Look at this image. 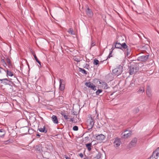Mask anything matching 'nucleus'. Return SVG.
Masks as SVG:
<instances>
[{
  "instance_id": "1",
  "label": "nucleus",
  "mask_w": 159,
  "mask_h": 159,
  "mask_svg": "<svg viewBox=\"0 0 159 159\" xmlns=\"http://www.w3.org/2000/svg\"><path fill=\"white\" fill-rule=\"evenodd\" d=\"M98 114H97L96 111H95L94 114L91 115L89 117V119H88L87 122L89 124V126L90 128H92L94 124V119H98Z\"/></svg>"
},
{
  "instance_id": "2",
  "label": "nucleus",
  "mask_w": 159,
  "mask_h": 159,
  "mask_svg": "<svg viewBox=\"0 0 159 159\" xmlns=\"http://www.w3.org/2000/svg\"><path fill=\"white\" fill-rule=\"evenodd\" d=\"M122 70L123 67L122 66L120 65L118 67L112 70V72L114 75L118 76L122 73Z\"/></svg>"
},
{
  "instance_id": "3",
  "label": "nucleus",
  "mask_w": 159,
  "mask_h": 159,
  "mask_svg": "<svg viewBox=\"0 0 159 159\" xmlns=\"http://www.w3.org/2000/svg\"><path fill=\"white\" fill-rule=\"evenodd\" d=\"M115 46L116 48L120 49H121L122 48L124 49H127L128 47L127 46L125 43L121 44L118 43V41L116 42Z\"/></svg>"
},
{
  "instance_id": "4",
  "label": "nucleus",
  "mask_w": 159,
  "mask_h": 159,
  "mask_svg": "<svg viewBox=\"0 0 159 159\" xmlns=\"http://www.w3.org/2000/svg\"><path fill=\"white\" fill-rule=\"evenodd\" d=\"M159 156V147L154 151L150 157V159H157L158 157Z\"/></svg>"
},
{
  "instance_id": "5",
  "label": "nucleus",
  "mask_w": 159,
  "mask_h": 159,
  "mask_svg": "<svg viewBox=\"0 0 159 159\" xmlns=\"http://www.w3.org/2000/svg\"><path fill=\"white\" fill-rule=\"evenodd\" d=\"M132 132L130 130H126L122 134V137L124 138H127L130 136L132 134Z\"/></svg>"
},
{
  "instance_id": "6",
  "label": "nucleus",
  "mask_w": 159,
  "mask_h": 159,
  "mask_svg": "<svg viewBox=\"0 0 159 159\" xmlns=\"http://www.w3.org/2000/svg\"><path fill=\"white\" fill-rule=\"evenodd\" d=\"M138 70V69L137 67L130 66L129 72L130 75H133L135 74Z\"/></svg>"
},
{
  "instance_id": "7",
  "label": "nucleus",
  "mask_w": 159,
  "mask_h": 159,
  "mask_svg": "<svg viewBox=\"0 0 159 159\" xmlns=\"http://www.w3.org/2000/svg\"><path fill=\"white\" fill-rule=\"evenodd\" d=\"M85 85L94 91L96 90L95 86L90 82L85 83Z\"/></svg>"
},
{
  "instance_id": "8",
  "label": "nucleus",
  "mask_w": 159,
  "mask_h": 159,
  "mask_svg": "<svg viewBox=\"0 0 159 159\" xmlns=\"http://www.w3.org/2000/svg\"><path fill=\"white\" fill-rule=\"evenodd\" d=\"M121 143L120 140V139L116 138L115 139L114 142V145L115 147H117L119 146Z\"/></svg>"
},
{
  "instance_id": "9",
  "label": "nucleus",
  "mask_w": 159,
  "mask_h": 159,
  "mask_svg": "<svg viewBox=\"0 0 159 159\" xmlns=\"http://www.w3.org/2000/svg\"><path fill=\"white\" fill-rule=\"evenodd\" d=\"M105 139V136L103 134H99L96 136V140L101 141Z\"/></svg>"
},
{
  "instance_id": "10",
  "label": "nucleus",
  "mask_w": 159,
  "mask_h": 159,
  "mask_svg": "<svg viewBox=\"0 0 159 159\" xmlns=\"http://www.w3.org/2000/svg\"><path fill=\"white\" fill-rule=\"evenodd\" d=\"M86 14L89 17H91L93 16V14L92 10L88 7L86 10Z\"/></svg>"
},
{
  "instance_id": "11",
  "label": "nucleus",
  "mask_w": 159,
  "mask_h": 159,
  "mask_svg": "<svg viewBox=\"0 0 159 159\" xmlns=\"http://www.w3.org/2000/svg\"><path fill=\"white\" fill-rule=\"evenodd\" d=\"M148 58V55H143L139 57L138 60L141 61H145L147 60Z\"/></svg>"
},
{
  "instance_id": "12",
  "label": "nucleus",
  "mask_w": 159,
  "mask_h": 159,
  "mask_svg": "<svg viewBox=\"0 0 159 159\" xmlns=\"http://www.w3.org/2000/svg\"><path fill=\"white\" fill-rule=\"evenodd\" d=\"M64 82L63 80H60V87L59 89L61 91H63L65 88V84L62 83Z\"/></svg>"
},
{
  "instance_id": "13",
  "label": "nucleus",
  "mask_w": 159,
  "mask_h": 159,
  "mask_svg": "<svg viewBox=\"0 0 159 159\" xmlns=\"http://www.w3.org/2000/svg\"><path fill=\"white\" fill-rule=\"evenodd\" d=\"M52 120L54 123L57 124L58 123V120L56 116L53 115L52 117Z\"/></svg>"
},
{
  "instance_id": "14",
  "label": "nucleus",
  "mask_w": 159,
  "mask_h": 159,
  "mask_svg": "<svg viewBox=\"0 0 159 159\" xmlns=\"http://www.w3.org/2000/svg\"><path fill=\"white\" fill-rule=\"evenodd\" d=\"M137 142V139L136 138H134L132 140L130 143V145L131 146H135Z\"/></svg>"
},
{
  "instance_id": "15",
  "label": "nucleus",
  "mask_w": 159,
  "mask_h": 159,
  "mask_svg": "<svg viewBox=\"0 0 159 159\" xmlns=\"http://www.w3.org/2000/svg\"><path fill=\"white\" fill-rule=\"evenodd\" d=\"M39 131L41 132L44 133H46L47 131V129H46L45 126H44L43 128H40L38 129Z\"/></svg>"
},
{
  "instance_id": "16",
  "label": "nucleus",
  "mask_w": 159,
  "mask_h": 159,
  "mask_svg": "<svg viewBox=\"0 0 159 159\" xmlns=\"http://www.w3.org/2000/svg\"><path fill=\"white\" fill-rule=\"evenodd\" d=\"M68 32L69 34L72 35H74L75 34V32L74 31L73 29L72 28H70L69 29Z\"/></svg>"
},
{
  "instance_id": "17",
  "label": "nucleus",
  "mask_w": 159,
  "mask_h": 159,
  "mask_svg": "<svg viewBox=\"0 0 159 159\" xmlns=\"http://www.w3.org/2000/svg\"><path fill=\"white\" fill-rule=\"evenodd\" d=\"M5 134V132L3 129H0V137H2L4 136Z\"/></svg>"
},
{
  "instance_id": "18",
  "label": "nucleus",
  "mask_w": 159,
  "mask_h": 159,
  "mask_svg": "<svg viewBox=\"0 0 159 159\" xmlns=\"http://www.w3.org/2000/svg\"><path fill=\"white\" fill-rule=\"evenodd\" d=\"M100 84H102V86L104 89H107V85L105 82H100Z\"/></svg>"
},
{
  "instance_id": "19",
  "label": "nucleus",
  "mask_w": 159,
  "mask_h": 159,
  "mask_svg": "<svg viewBox=\"0 0 159 159\" xmlns=\"http://www.w3.org/2000/svg\"><path fill=\"white\" fill-rule=\"evenodd\" d=\"M86 148L89 151L91 150L92 143H89L85 144Z\"/></svg>"
},
{
  "instance_id": "20",
  "label": "nucleus",
  "mask_w": 159,
  "mask_h": 159,
  "mask_svg": "<svg viewBox=\"0 0 159 159\" xmlns=\"http://www.w3.org/2000/svg\"><path fill=\"white\" fill-rule=\"evenodd\" d=\"M33 56H34L35 60H36V61H37V62L39 64L41 65V63L40 62V61L37 58V57L36 56L35 54L34 53H33Z\"/></svg>"
},
{
  "instance_id": "21",
  "label": "nucleus",
  "mask_w": 159,
  "mask_h": 159,
  "mask_svg": "<svg viewBox=\"0 0 159 159\" xmlns=\"http://www.w3.org/2000/svg\"><path fill=\"white\" fill-rule=\"evenodd\" d=\"M7 74L8 75L10 76H12L13 75V72L8 70H7Z\"/></svg>"
},
{
  "instance_id": "22",
  "label": "nucleus",
  "mask_w": 159,
  "mask_h": 159,
  "mask_svg": "<svg viewBox=\"0 0 159 159\" xmlns=\"http://www.w3.org/2000/svg\"><path fill=\"white\" fill-rule=\"evenodd\" d=\"M102 91V89H98L96 92V94L97 95H99V93H101Z\"/></svg>"
},
{
  "instance_id": "23",
  "label": "nucleus",
  "mask_w": 159,
  "mask_h": 159,
  "mask_svg": "<svg viewBox=\"0 0 159 159\" xmlns=\"http://www.w3.org/2000/svg\"><path fill=\"white\" fill-rule=\"evenodd\" d=\"M99 61L97 59H94V64L95 65H97L99 64Z\"/></svg>"
},
{
  "instance_id": "24",
  "label": "nucleus",
  "mask_w": 159,
  "mask_h": 159,
  "mask_svg": "<svg viewBox=\"0 0 159 159\" xmlns=\"http://www.w3.org/2000/svg\"><path fill=\"white\" fill-rule=\"evenodd\" d=\"M146 93L148 95V96L149 97H150L151 96V93L150 92L149 90H147L146 91Z\"/></svg>"
},
{
  "instance_id": "25",
  "label": "nucleus",
  "mask_w": 159,
  "mask_h": 159,
  "mask_svg": "<svg viewBox=\"0 0 159 159\" xmlns=\"http://www.w3.org/2000/svg\"><path fill=\"white\" fill-rule=\"evenodd\" d=\"M144 91V88L142 87L140 88L139 90V92H141V93H143Z\"/></svg>"
},
{
  "instance_id": "26",
  "label": "nucleus",
  "mask_w": 159,
  "mask_h": 159,
  "mask_svg": "<svg viewBox=\"0 0 159 159\" xmlns=\"http://www.w3.org/2000/svg\"><path fill=\"white\" fill-rule=\"evenodd\" d=\"M73 129L75 131H77L78 129V127L76 126H75L73 127Z\"/></svg>"
},
{
  "instance_id": "27",
  "label": "nucleus",
  "mask_w": 159,
  "mask_h": 159,
  "mask_svg": "<svg viewBox=\"0 0 159 159\" xmlns=\"http://www.w3.org/2000/svg\"><path fill=\"white\" fill-rule=\"evenodd\" d=\"M95 42L93 41H92V42H91V45L92 46H94L95 45Z\"/></svg>"
},
{
  "instance_id": "28",
  "label": "nucleus",
  "mask_w": 159,
  "mask_h": 159,
  "mask_svg": "<svg viewBox=\"0 0 159 159\" xmlns=\"http://www.w3.org/2000/svg\"><path fill=\"white\" fill-rule=\"evenodd\" d=\"M7 63L9 64V65H10V64H11V62H10V61L9 60V59H7Z\"/></svg>"
},
{
  "instance_id": "29",
  "label": "nucleus",
  "mask_w": 159,
  "mask_h": 159,
  "mask_svg": "<svg viewBox=\"0 0 159 159\" xmlns=\"http://www.w3.org/2000/svg\"><path fill=\"white\" fill-rule=\"evenodd\" d=\"M3 80H7V81L8 80L7 78L4 79H0V81H1L2 82ZM1 83H2V82H1Z\"/></svg>"
},
{
  "instance_id": "30",
  "label": "nucleus",
  "mask_w": 159,
  "mask_h": 159,
  "mask_svg": "<svg viewBox=\"0 0 159 159\" xmlns=\"http://www.w3.org/2000/svg\"><path fill=\"white\" fill-rule=\"evenodd\" d=\"M74 60L77 61V62H79L80 61V60L77 58H75L74 59Z\"/></svg>"
},
{
  "instance_id": "31",
  "label": "nucleus",
  "mask_w": 159,
  "mask_h": 159,
  "mask_svg": "<svg viewBox=\"0 0 159 159\" xmlns=\"http://www.w3.org/2000/svg\"><path fill=\"white\" fill-rule=\"evenodd\" d=\"M70 121H72V122H74V117H73L72 118V117H71Z\"/></svg>"
},
{
  "instance_id": "32",
  "label": "nucleus",
  "mask_w": 159,
  "mask_h": 159,
  "mask_svg": "<svg viewBox=\"0 0 159 159\" xmlns=\"http://www.w3.org/2000/svg\"><path fill=\"white\" fill-rule=\"evenodd\" d=\"M64 117L65 119L66 120H67L68 119V116L66 115H64Z\"/></svg>"
},
{
  "instance_id": "33",
  "label": "nucleus",
  "mask_w": 159,
  "mask_h": 159,
  "mask_svg": "<svg viewBox=\"0 0 159 159\" xmlns=\"http://www.w3.org/2000/svg\"><path fill=\"white\" fill-rule=\"evenodd\" d=\"M79 156L81 158H82L83 157V155L82 153H80L79 154Z\"/></svg>"
},
{
  "instance_id": "34",
  "label": "nucleus",
  "mask_w": 159,
  "mask_h": 159,
  "mask_svg": "<svg viewBox=\"0 0 159 159\" xmlns=\"http://www.w3.org/2000/svg\"><path fill=\"white\" fill-rule=\"evenodd\" d=\"M3 70V69L2 68L0 67V73H2V72Z\"/></svg>"
},
{
  "instance_id": "35",
  "label": "nucleus",
  "mask_w": 159,
  "mask_h": 159,
  "mask_svg": "<svg viewBox=\"0 0 159 159\" xmlns=\"http://www.w3.org/2000/svg\"><path fill=\"white\" fill-rule=\"evenodd\" d=\"M3 61L4 62V63L3 64V66L4 67H6L7 66V64H6V63L5 62H4V60Z\"/></svg>"
},
{
  "instance_id": "36",
  "label": "nucleus",
  "mask_w": 159,
  "mask_h": 159,
  "mask_svg": "<svg viewBox=\"0 0 159 159\" xmlns=\"http://www.w3.org/2000/svg\"><path fill=\"white\" fill-rule=\"evenodd\" d=\"M61 114L64 117V115H66L64 113L62 112L61 113Z\"/></svg>"
},
{
  "instance_id": "37",
  "label": "nucleus",
  "mask_w": 159,
  "mask_h": 159,
  "mask_svg": "<svg viewBox=\"0 0 159 159\" xmlns=\"http://www.w3.org/2000/svg\"><path fill=\"white\" fill-rule=\"evenodd\" d=\"M6 144H7L9 143V142L8 141H6Z\"/></svg>"
},
{
  "instance_id": "38",
  "label": "nucleus",
  "mask_w": 159,
  "mask_h": 159,
  "mask_svg": "<svg viewBox=\"0 0 159 159\" xmlns=\"http://www.w3.org/2000/svg\"><path fill=\"white\" fill-rule=\"evenodd\" d=\"M157 9L158 11H159V4L158 6Z\"/></svg>"
},
{
  "instance_id": "39",
  "label": "nucleus",
  "mask_w": 159,
  "mask_h": 159,
  "mask_svg": "<svg viewBox=\"0 0 159 159\" xmlns=\"http://www.w3.org/2000/svg\"><path fill=\"white\" fill-rule=\"evenodd\" d=\"M37 136L39 137L40 136V135L39 134H37Z\"/></svg>"
},
{
  "instance_id": "40",
  "label": "nucleus",
  "mask_w": 159,
  "mask_h": 159,
  "mask_svg": "<svg viewBox=\"0 0 159 159\" xmlns=\"http://www.w3.org/2000/svg\"><path fill=\"white\" fill-rule=\"evenodd\" d=\"M83 70V71H84V72H85L86 71L84 70Z\"/></svg>"
},
{
  "instance_id": "41",
  "label": "nucleus",
  "mask_w": 159,
  "mask_h": 159,
  "mask_svg": "<svg viewBox=\"0 0 159 159\" xmlns=\"http://www.w3.org/2000/svg\"><path fill=\"white\" fill-rule=\"evenodd\" d=\"M128 49H127V51H128Z\"/></svg>"
}]
</instances>
